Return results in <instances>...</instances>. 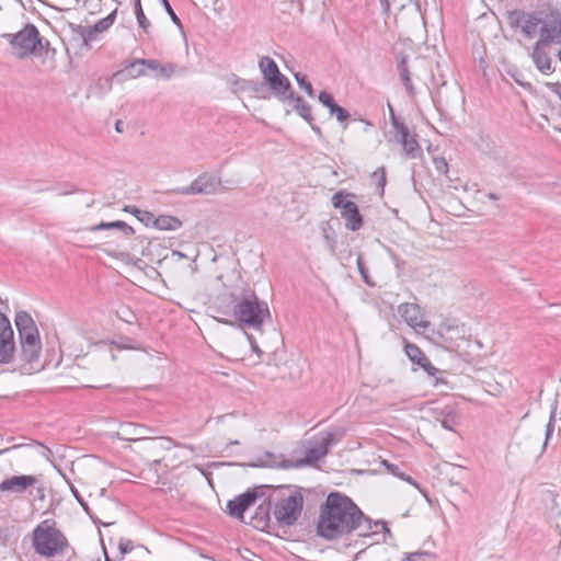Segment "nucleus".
<instances>
[{"label": "nucleus", "instance_id": "1a4fd4ad", "mask_svg": "<svg viewBox=\"0 0 561 561\" xmlns=\"http://www.w3.org/2000/svg\"><path fill=\"white\" fill-rule=\"evenodd\" d=\"M347 194L339 191L332 196V205L334 208L341 209V216L345 220V227L348 230L357 231L363 226V217L358 207L354 202L344 201Z\"/></svg>", "mask_w": 561, "mask_h": 561}, {"label": "nucleus", "instance_id": "7c9ffc66", "mask_svg": "<svg viewBox=\"0 0 561 561\" xmlns=\"http://www.w3.org/2000/svg\"><path fill=\"white\" fill-rule=\"evenodd\" d=\"M435 556L432 552L419 550L404 553L402 561H433Z\"/></svg>", "mask_w": 561, "mask_h": 561}, {"label": "nucleus", "instance_id": "0eeeda50", "mask_svg": "<svg viewBox=\"0 0 561 561\" xmlns=\"http://www.w3.org/2000/svg\"><path fill=\"white\" fill-rule=\"evenodd\" d=\"M3 37L9 41L12 55L18 59L41 54L44 49L39 33L33 24L25 25L15 34H4Z\"/></svg>", "mask_w": 561, "mask_h": 561}, {"label": "nucleus", "instance_id": "6e6d98bb", "mask_svg": "<svg viewBox=\"0 0 561 561\" xmlns=\"http://www.w3.org/2000/svg\"><path fill=\"white\" fill-rule=\"evenodd\" d=\"M515 81H516L519 85L525 87L524 82H522V81H520V79L515 78Z\"/></svg>", "mask_w": 561, "mask_h": 561}, {"label": "nucleus", "instance_id": "20e7f679", "mask_svg": "<svg viewBox=\"0 0 561 561\" xmlns=\"http://www.w3.org/2000/svg\"><path fill=\"white\" fill-rule=\"evenodd\" d=\"M32 543L35 552L45 558L62 554L68 547L65 535L49 520H44L34 528Z\"/></svg>", "mask_w": 561, "mask_h": 561}, {"label": "nucleus", "instance_id": "aec40b11", "mask_svg": "<svg viewBox=\"0 0 561 561\" xmlns=\"http://www.w3.org/2000/svg\"><path fill=\"white\" fill-rule=\"evenodd\" d=\"M440 423L442 427L448 431H455L459 423V415L455 409L450 407L444 408L435 417Z\"/></svg>", "mask_w": 561, "mask_h": 561}, {"label": "nucleus", "instance_id": "f3484780", "mask_svg": "<svg viewBox=\"0 0 561 561\" xmlns=\"http://www.w3.org/2000/svg\"><path fill=\"white\" fill-rule=\"evenodd\" d=\"M265 81L274 94L280 100L294 98V91L290 88V82L283 73L279 72V75L272 76Z\"/></svg>", "mask_w": 561, "mask_h": 561}, {"label": "nucleus", "instance_id": "c85d7f7f", "mask_svg": "<svg viewBox=\"0 0 561 561\" xmlns=\"http://www.w3.org/2000/svg\"><path fill=\"white\" fill-rule=\"evenodd\" d=\"M148 59L139 58V59H135L133 62H130L126 67L127 76L130 77V78H138V77L148 76L149 72H148V69H147V65L141 64V62H145Z\"/></svg>", "mask_w": 561, "mask_h": 561}, {"label": "nucleus", "instance_id": "473e14b6", "mask_svg": "<svg viewBox=\"0 0 561 561\" xmlns=\"http://www.w3.org/2000/svg\"><path fill=\"white\" fill-rule=\"evenodd\" d=\"M259 510L260 513H257V515L253 517L252 524L255 528H263L270 519L268 508L260 505Z\"/></svg>", "mask_w": 561, "mask_h": 561}, {"label": "nucleus", "instance_id": "79ce46f5", "mask_svg": "<svg viewBox=\"0 0 561 561\" xmlns=\"http://www.w3.org/2000/svg\"><path fill=\"white\" fill-rule=\"evenodd\" d=\"M420 367H422L430 376H435L436 373H438V369L434 367L427 358L425 359V363L420 365Z\"/></svg>", "mask_w": 561, "mask_h": 561}, {"label": "nucleus", "instance_id": "a878e982", "mask_svg": "<svg viewBox=\"0 0 561 561\" xmlns=\"http://www.w3.org/2000/svg\"><path fill=\"white\" fill-rule=\"evenodd\" d=\"M259 68L263 75L264 80L272 76L279 75V68L277 64L268 56H264L259 60Z\"/></svg>", "mask_w": 561, "mask_h": 561}, {"label": "nucleus", "instance_id": "2f4dec72", "mask_svg": "<svg viewBox=\"0 0 561 561\" xmlns=\"http://www.w3.org/2000/svg\"><path fill=\"white\" fill-rule=\"evenodd\" d=\"M135 15H136V19H137V22L139 24V26L145 31V32H148V28L150 26V22L148 21V19L146 18L144 11H142V7H141V3H140V0H135Z\"/></svg>", "mask_w": 561, "mask_h": 561}, {"label": "nucleus", "instance_id": "c03bdc74", "mask_svg": "<svg viewBox=\"0 0 561 561\" xmlns=\"http://www.w3.org/2000/svg\"><path fill=\"white\" fill-rule=\"evenodd\" d=\"M357 266H358V271L362 274L364 280L367 282L366 271H365L364 263H363L360 256L357 257Z\"/></svg>", "mask_w": 561, "mask_h": 561}, {"label": "nucleus", "instance_id": "72a5a7b5", "mask_svg": "<svg viewBox=\"0 0 561 561\" xmlns=\"http://www.w3.org/2000/svg\"><path fill=\"white\" fill-rule=\"evenodd\" d=\"M136 211V218L142 222L147 227H154L156 224V216L148 211V210H141V209H135Z\"/></svg>", "mask_w": 561, "mask_h": 561}, {"label": "nucleus", "instance_id": "6ab92c4d", "mask_svg": "<svg viewBox=\"0 0 561 561\" xmlns=\"http://www.w3.org/2000/svg\"><path fill=\"white\" fill-rule=\"evenodd\" d=\"M142 64L147 65L148 71L152 72L156 79H170L176 70L175 65L171 62L161 64L156 59H148Z\"/></svg>", "mask_w": 561, "mask_h": 561}, {"label": "nucleus", "instance_id": "412c9836", "mask_svg": "<svg viewBox=\"0 0 561 561\" xmlns=\"http://www.w3.org/2000/svg\"><path fill=\"white\" fill-rule=\"evenodd\" d=\"M398 72L400 79L405 88V91L409 95L413 96L415 94V88L411 80L410 67L408 65L407 57L402 56L398 64Z\"/></svg>", "mask_w": 561, "mask_h": 561}, {"label": "nucleus", "instance_id": "a211bd4d", "mask_svg": "<svg viewBox=\"0 0 561 561\" xmlns=\"http://www.w3.org/2000/svg\"><path fill=\"white\" fill-rule=\"evenodd\" d=\"M318 99L323 106L329 108L330 114L334 115L339 122H345L350 117L348 112L336 104L330 93L321 91Z\"/></svg>", "mask_w": 561, "mask_h": 561}, {"label": "nucleus", "instance_id": "4468645a", "mask_svg": "<svg viewBox=\"0 0 561 561\" xmlns=\"http://www.w3.org/2000/svg\"><path fill=\"white\" fill-rule=\"evenodd\" d=\"M221 187L220 178L209 173H203L197 176L190 186L183 190L184 194L198 195V194H215Z\"/></svg>", "mask_w": 561, "mask_h": 561}, {"label": "nucleus", "instance_id": "f704fd0d", "mask_svg": "<svg viewBox=\"0 0 561 561\" xmlns=\"http://www.w3.org/2000/svg\"><path fill=\"white\" fill-rule=\"evenodd\" d=\"M298 85L306 91V93L312 98L313 96V88L310 81H308L307 77L300 72H296L294 75Z\"/></svg>", "mask_w": 561, "mask_h": 561}, {"label": "nucleus", "instance_id": "603ef678", "mask_svg": "<svg viewBox=\"0 0 561 561\" xmlns=\"http://www.w3.org/2000/svg\"><path fill=\"white\" fill-rule=\"evenodd\" d=\"M488 197L491 199H497V196L494 193L488 194Z\"/></svg>", "mask_w": 561, "mask_h": 561}, {"label": "nucleus", "instance_id": "ea45409f", "mask_svg": "<svg viewBox=\"0 0 561 561\" xmlns=\"http://www.w3.org/2000/svg\"><path fill=\"white\" fill-rule=\"evenodd\" d=\"M118 549L122 552V554L129 553L134 549V543L130 539L122 538L118 543Z\"/></svg>", "mask_w": 561, "mask_h": 561}, {"label": "nucleus", "instance_id": "58836bf2", "mask_svg": "<svg viewBox=\"0 0 561 561\" xmlns=\"http://www.w3.org/2000/svg\"><path fill=\"white\" fill-rule=\"evenodd\" d=\"M167 13L169 14V16L171 18L172 22L178 25V26H182L181 24V21L180 19L178 18V15L175 14V12L173 11L171 4L169 3L168 0H161Z\"/></svg>", "mask_w": 561, "mask_h": 561}, {"label": "nucleus", "instance_id": "f8f14e48", "mask_svg": "<svg viewBox=\"0 0 561 561\" xmlns=\"http://www.w3.org/2000/svg\"><path fill=\"white\" fill-rule=\"evenodd\" d=\"M15 352L14 332L9 318L0 312V364L10 363Z\"/></svg>", "mask_w": 561, "mask_h": 561}, {"label": "nucleus", "instance_id": "423d86ee", "mask_svg": "<svg viewBox=\"0 0 561 561\" xmlns=\"http://www.w3.org/2000/svg\"><path fill=\"white\" fill-rule=\"evenodd\" d=\"M278 491L280 496L274 505L273 515L280 525H294L301 515L304 497L299 491L289 488H280Z\"/></svg>", "mask_w": 561, "mask_h": 561}, {"label": "nucleus", "instance_id": "5fc2aeb1", "mask_svg": "<svg viewBox=\"0 0 561 561\" xmlns=\"http://www.w3.org/2000/svg\"><path fill=\"white\" fill-rule=\"evenodd\" d=\"M119 125H121V123H119V122H117V123H116V126H115V127H116V130H117L118 133H121V131H122V129H121V126H119Z\"/></svg>", "mask_w": 561, "mask_h": 561}, {"label": "nucleus", "instance_id": "39448f33", "mask_svg": "<svg viewBox=\"0 0 561 561\" xmlns=\"http://www.w3.org/2000/svg\"><path fill=\"white\" fill-rule=\"evenodd\" d=\"M14 323L19 332L23 360L28 364L37 363L42 344L35 321L26 311H19L15 314Z\"/></svg>", "mask_w": 561, "mask_h": 561}, {"label": "nucleus", "instance_id": "49530a36", "mask_svg": "<svg viewBox=\"0 0 561 561\" xmlns=\"http://www.w3.org/2000/svg\"><path fill=\"white\" fill-rule=\"evenodd\" d=\"M135 209H138V208H137L136 206H126V207L124 208V210H125V211L130 213V214H133V215L136 217V211H135Z\"/></svg>", "mask_w": 561, "mask_h": 561}, {"label": "nucleus", "instance_id": "ddd939ff", "mask_svg": "<svg viewBox=\"0 0 561 561\" xmlns=\"http://www.w3.org/2000/svg\"><path fill=\"white\" fill-rule=\"evenodd\" d=\"M344 433L343 428L328 432L325 436L317 440L312 447L306 450L304 462L312 463L322 459L329 453L330 447L334 445L344 435Z\"/></svg>", "mask_w": 561, "mask_h": 561}, {"label": "nucleus", "instance_id": "9d476101", "mask_svg": "<svg viewBox=\"0 0 561 561\" xmlns=\"http://www.w3.org/2000/svg\"><path fill=\"white\" fill-rule=\"evenodd\" d=\"M397 311L402 320L417 334H424L430 328V321L425 317L424 310L414 302H402Z\"/></svg>", "mask_w": 561, "mask_h": 561}, {"label": "nucleus", "instance_id": "2eb2a0df", "mask_svg": "<svg viewBox=\"0 0 561 561\" xmlns=\"http://www.w3.org/2000/svg\"><path fill=\"white\" fill-rule=\"evenodd\" d=\"M39 483V478L31 474L12 476L0 482V492L20 494Z\"/></svg>", "mask_w": 561, "mask_h": 561}, {"label": "nucleus", "instance_id": "052dcab7", "mask_svg": "<svg viewBox=\"0 0 561 561\" xmlns=\"http://www.w3.org/2000/svg\"><path fill=\"white\" fill-rule=\"evenodd\" d=\"M8 450H9L8 448L0 450V455L7 453Z\"/></svg>", "mask_w": 561, "mask_h": 561}, {"label": "nucleus", "instance_id": "7ed1b4c3", "mask_svg": "<svg viewBox=\"0 0 561 561\" xmlns=\"http://www.w3.org/2000/svg\"><path fill=\"white\" fill-rule=\"evenodd\" d=\"M232 302L233 318L254 330H261L263 323L271 317L267 304L259 300L251 289H245L240 295H232Z\"/></svg>", "mask_w": 561, "mask_h": 561}, {"label": "nucleus", "instance_id": "393cba45", "mask_svg": "<svg viewBox=\"0 0 561 561\" xmlns=\"http://www.w3.org/2000/svg\"><path fill=\"white\" fill-rule=\"evenodd\" d=\"M116 10L110 13L107 16L98 21L92 27L87 30V36L92 38L95 33H102L106 31L115 21Z\"/></svg>", "mask_w": 561, "mask_h": 561}, {"label": "nucleus", "instance_id": "37998d69", "mask_svg": "<svg viewBox=\"0 0 561 561\" xmlns=\"http://www.w3.org/2000/svg\"><path fill=\"white\" fill-rule=\"evenodd\" d=\"M547 87L554 92L561 100V84L559 82L557 83H548Z\"/></svg>", "mask_w": 561, "mask_h": 561}, {"label": "nucleus", "instance_id": "c9c22d12", "mask_svg": "<svg viewBox=\"0 0 561 561\" xmlns=\"http://www.w3.org/2000/svg\"><path fill=\"white\" fill-rule=\"evenodd\" d=\"M373 179L376 181V185L379 190V194L382 196L383 195V190H385V185H386V170L383 167L381 168H378L374 173H373Z\"/></svg>", "mask_w": 561, "mask_h": 561}, {"label": "nucleus", "instance_id": "a19ab883", "mask_svg": "<svg viewBox=\"0 0 561 561\" xmlns=\"http://www.w3.org/2000/svg\"><path fill=\"white\" fill-rule=\"evenodd\" d=\"M70 490L76 497V500L79 502V504L82 506L85 513H90V508L88 503L83 500V497L80 495L79 491L76 489L75 485L70 484Z\"/></svg>", "mask_w": 561, "mask_h": 561}, {"label": "nucleus", "instance_id": "9b49d317", "mask_svg": "<svg viewBox=\"0 0 561 561\" xmlns=\"http://www.w3.org/2000/svg\"><path fill=\"white\" fill-rule=\"evenodd\" d=\"M433 341L456 345L458 341H463L468 334L466 325L456 319L443 320L437 330H433Z\"/></svg>", "mask_w": 561, "mask_h": 561}, {"label": "nucleus", "instance_id": "b1692460", "mask_svg": "<svg viewBox=\"0 0 561 561\" xmlns=\"http://www.w3.org/2000/svg\"><path fill=\"white\" fill-rule=\"evenodd\" d=\"M144 433V427L133 424V423H125L119 426L118 434L122 436L123 439L126 440H138L141 438V435Z\"/></svg>", "mask_w": 561, "mask_h": 561}, {"label": "nucleus", "instance_id": "dca6fc26", "mask_svg": "<svg viewBox=\"0 0 561 561\" xmlns=\"http://www.w3.org/2000/svg\"><path fill=\"white\" fill-rule=\"evenodd\" d=\"M257 494L254 491H247L243 494L230 500L227 504L228 514L234 518L243 520L244 512L255 504Z\"/></svg>", "mask_w": 561, "mask_h": 561}, {"label": "nucleus", "instance_id": "a18cd8bd", "mask_svg": "<svg viewBox=\"0 0 561 561\" xmlns=\"http://www.w3.org/2000/svg\"><path fill=\"white\" fill-rule=\"evenodd\" d=\"M34 488H36L37 497L39 500H44V497H45V489H44L42 482L39 481V483L37 485H35Z\"/></svg>", "mask_w": 561, "mask_h": 561}, {"label": "nucleus", "instance_id": "4d7b16f0", "mask_svg": "<svg viewBox=\"0 0 561 561\" xmlns=\"http://www.w3.org/2000/svg\"><path fill=\"white\" fill-rule=\"evenodd\" d=\"M196 469H198L204 476L206 474L204 469H202L199 466H195Z\"/></svg>", "mask_w": 561, "mask_h": 561}, {"label": "nucleus", "instance_id": "13d9d810", "mask_svg": "<svg viewBox=\"0 0 561 561\" xmlns=\"http://www.w3.org/2000/svg\"><path fill=\"white\" fill-rule=\"evenodd\" d=\"M229 445H239L238 440L230 442Z\"/></svg>", "mask_w": 561, "mask_h": 561}, {"label": "nucleus", "instance_id": "3c124183", "mask_svg": "<svg viewBox=\"0 0 561 561\" xmlns=\"http://www.w3.org/2000/svg\"><path fill=\"white\" fill-rule=\"evenodd\" d=\"M438 383H446V381L443 378H436L434 386H438Z\"/></svg>", "mask_w": 561, "mask_h": 561}, {"label": "nucleus", "instance_id": "cd10ccee", "mask_svg": "<svg viewBox=\"0 0 561 561\" xmlns=\"http://www.w3.org/2000/svg\"><path fill=\"white\" fill-rule=\"evenodd\" d=\"M290 100L295 101L294 108L298 113V115L302 117L306 122L311 124V122L313 121L311 106L301 96H296L295 94L294 98Z\"/></svg>", "mask_w": 561, "mask_h": 561}, {"label": "nucleus", "instance_id": "de8ad7c7", "mask_svg": "<svg viewBox=\"0 0 561 561\" xmlns=\"http://www.w3.org/2000/svg\"><path fill=\"white\" fill-rule=\"evenodd\" d=\"M310 126H311V128H312V130H313V131H316L317 134H321V129H320V127H318V126L313 125L312 123L310 124Z\"/></svg>", "mask_w": 561, "mask_h": 561}, {"label": "nucleus", "instance_id": "680f3d73", "mask_svg": "<svg viewBox=\"0 0 561 561\" xmlns=\"http://www.w3.org/2000/svg\"><path fill=\"white\" fill-rule=\"evenodd\" d=\"M105 561H110L108 557L105 558Z\"/></svg>", "mask_w": 561, "mask_h": 561}, {"label": "nucleus", "instance_id": "bf43d9fd", "mask_svg": "<svg viewBox=\"0 0 561 561\" xmlns=\"http://www.w3.org/2000/svg\"><path fill=\"white\" fill-rule=\"evenodd\" d=\"M221 322L226 323V324H232V322L228 321V320H221Z\"/></svg>", "mask_w": 561, "mask_h": 561}, {"label": "nucleus", "instance_id": "4be33fe9", "mask_svg": "<svg viewBox=\"0 0 561 561\" xmlns=\"http://www.w3.org/2000/svg\"><path fill=\"white\" fill-rule=\"evenodd\" d=\"M182 227V221L171 215H160L156 217L154 228L163 231H173Z\"/></svg>", "mask_w": 561, "mask_h": 561}, {"label": "nucleus", "instance_id": "f03ea898", "mask_svg": "<svg viewBox=\"0 0 561 561\" xmlns=\"http://www.w3.org/2000/svg\"><path fill=\"white\" fill-rule=\"evenodd\" d=\"M359 530V536H369L370 530L377 534L380 530L389 533L385 522L370 520L363 514L358 506L347 496L332 492L327 496L325 503L321 506L318 519V535L328 540L341 538L345 535Z\"/></svg>", "mask_w": 561, "mask_h": 561}, {"label": "nucleus", "instance_id": "6e6552de", "mask_svg": "<svg viewBox=\"0 0 561 561\" xmlns=\"http://www.w3.org/2000/svg\"><path fill=\"white\" fill-rule=\"evenodd\" d=\"M391 112V125L394 130V138L401 145L402 151L408 159H416L422 154V149L416 140V136L411 134L407 125L397 118Z\"/></svg>", "mask_w": 561, "mask_h": 561}, {"label": "nucleus", "instance_id": "c756f323", "mask_svg": "<svg viewBox=\"0 0 561 561\" xmlns=\"http://www.w3.org/2000/svg\"><path fill=\"white\" fill-rule=\"evenodd\" d=\"M112 228H118L121 229L124 234L128 236L134 233V229L129 227L125 221H112V222H101L94 227H92L91 230L98 231V230H104V229H112Z\"/></svg>", "mask_w": 561, "mask_h": 561}, {"label": "nucleus", "instance_id": "bb28decb", "mask_svg": "<svg viewBox=\"0 0 561 561\" xmlns=\"http://www.w3.org/2000/svg\"><path fill=\"white\" fill-rule=\"evenodd\" d=\"M404 352L409 359L419 366L422 363H425V359L427 358L416 344L410 343L407 340H404Z\"/></svg>", "mask_w": 561, "mask_h": 561}, {"label": "nucleus", "instance_id": "f257e3e1", "mask_svg": "<svg viewBox=\"0 0 561 561\" xmlns=\"http://www.w3.org/2000/svg\"><path fill=\"white\" fill-rule=\"evenodd\" d=\"M510 25L527 39H535L531 59L536 68L550 75L554 71L548 49L561 45V11L546 8L537 11L514 10L508 14Z\"/></svg>", "mask_w": 561, "mask_h": 561}, {"label": "nucleus", "instance_id": "8fccbe9b", "mask_svg": "<svg viewBox=\"0 0 561 561\" xmlns=\"http://www.w3.org/2000/svg\"><path fill=\"white\" fill-rule=\"evenodd\" d=\"M249 340H250V342H252V340H251V337H250V336H249ZM251 344H252V348H253V351H254V352H256V353H260V352H261V351H260V348L257 347V345H255V344H253V343H251Z\"/></svg>", "mask_w": 561, "mask_h": 561}, {"label": "nucleus", "instance_id": "4c0bfd02", "mask_svg": "<svg viewBox=\"0 0 561 561\" xmlns=\"http://www.w3.org/2000/svg\"><path fill=\"white\" fill-rule=\"evenodd\" d=\"M434 167L436 171L440 174H447L448 172V163L443 157H435L433 159Z\"/></svg>", "mask_w": 561, "mask_h": 561}, {"label": "nucleus", "instance_id": "864d4df0", "mask_svg": "<svg viewBox=\"0 0 561 561\" xmlns=\"http://www.w3.org/2000/svg\"><path fill=\"white\" fill-rule=\"evenodd\" d=\"M559 46H560V48L557 51V57L561 61V45H559Z\"/></svg>", "mask_w": 561, "mask_h": 561}, {"label": "nucleus", "instance_id": "e433bc0d", "mask_svg": "<svg viewBox=\"0 0 561 561\" xmlns=\"http://www.w3.org/2000/svg\"><path fill=\"white\" fill-rule=\"evenodd\" d=\"M556 410H557V408L554 407L553 410L550 413V417H549V421H548L547 426H546L545 446L547 445L548 440L551 438V436L553 434V431H554Z\"/></svg>", "mask_w": 561, "mask_h": 561}, {"label": "nucleus", "instance_id": "5701e85b", "mask_svg": "<svg viewBox=\"0 0 561 561\" xmlns=\"http://www.w3.org/2000/svg\"><path fill=\"white\" fill-rule=\"evenodd\" d=\"M381 463L387 469V471L389 473H391L392 476H394L403 481L409 482L411 485H413L415 489H417L421 493H423V495L425 497H427L426 492L420 486V484L413 478H411L410 476H407L405 473L400 471L398 466L390 463L388 460H383Z\"/></svg>", "mask_w": 561, "mask_h": 561}, {"label": "nucleus", "instance_id": "09e8293b", "mask_svg": "<svg viewBox=\"0 0 561 561\" xmlns=\"http://www.w3.org/2000/svg\"><path fill=\"white\" fill-rule=\"evenodd\" d=\"M172 255L178 256L180 259L185 257V255L183 253H181L180 251H173Z\"/></svg>", "mask_w": 561, "mask_h": 561}]
</instances>
